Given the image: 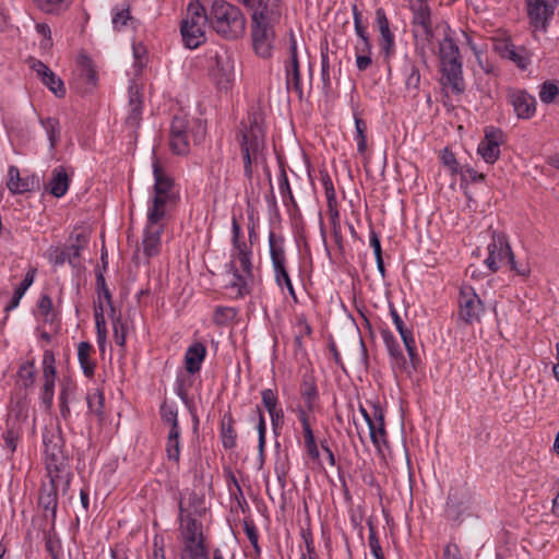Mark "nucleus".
I'll return each mask as SVG.
<instances>
[{
    "label": "nucleus",
    "mask_w": 559,
    "mask_h": 559,
    "mask_svg": "<svg viewBox=\"0 0 559 559\" xmlns=\"http://www.w3.org/2000/svg\"><path fill=\"white\" fill-rule=\"evenodd\" d=\"M8 176L7 187L12 193L22 194L32 190L29 182L20 177V171L15 166L9 167Z\"/></svg>",
    "instance_id": "30"
},
{
    "label": "nucleus",
    "mask_w": 559,
    "mask_h": 559,
    "mask_svg": "<svg viewBox=\"0 0 559 559\" xmlns=\"http://www.w3.org/2000/svg\"><path fill=\"white\" fill-rule=\"evenodd\" d=\"M462 180H471L472 182H480L485 180V175L477 173L472 167H461L460 171Z\"/></svg>",
    "instance_id": "61"
},
{
    "label": "nucleus",
    "mask_w": 559,
    "mask_h": 559,
    "mask_svg": "<svg viewBox=\"0 0 559 559\" xmlns=\"http://www.w3.org/2000/svg\"><path fill=\"white\" fill-rule=\"evenodd\" d=\"M247 539L250 542L254 549V557L258 558L261 554V549L259 547V534L257 527L252 522L247 521Z\"/></svg>",
    "instance_id": "60"
},
{
    "label": "nucleus",
    "mask_w": 559,
    "mask_h": 559,
    "mask_svg": "<svg viewBox=\"0 0 559 559\" xmlns=\"http://www.w3.org/2000/svg\"><path fill=\"white\" fill-rule=\"evenodd\" d=\"M508 100L512 105L519 119H531L536 112V99L522 90H511Z\"/></svg>",
    "instance_id": "18"
},
{
    "label": "nucleus",
    "mask_w": 559,
    "mask_h": 559,
    "mask_svg": "<svg viewBox=\"0 0 559 559\" xmlns=\"http://www.w3.org/2000/svg\"><path fill=\"white\" fill-rule=\"evenodd\" d=\"M111 320H112L115 343L120 347H124V345H126V328L122 323L121 317L116 316V312H115V313H111Z\"/></svg>",
    "instance_id": "53"
},
{
    "label": "nucleus",
    "mask_w": 559,
    "mask_h": 559,
    "mask_svg": "<svg viewBox=\"0 0 559 559\" xmlns=\"http://www.w3.org/2000/svg\"><path fill=\"white\" fill-rule=\"evenodd\" d=\"M404 73L406 90L417 93L420 85V72L418 67L414 62L407 61L404 66Z\"/></svg>",
    "instance_id": "34"
},
{
    "label": "nucleus",
    "mask_w": 559,
    "mask_h": 559,
    "mask_svg": "<svg viewBox=\"0 0 559 559\" xmlns=\"http://www.w3.org/2000/svg\"><path fill=\"white\" fill-rule=\"evenodd\" d=\"M355 32L361 41L356 46V50L360 52H370L371 44L366 31V27L361 23V14L357 10V7H353Z\"/></svg>",
    "instance_id": "31"
},
{
    "label": "nucleus",
    "mask_w": 559,
    "mask_h": 559,
    "mask_svg": "<svg viewBox=\"0 0 559 559\" xmlns=\"http://www.w3.org/2000/svg\"><path fill=\"white\" fill-rule=\"evenodd\" d=\"M559 94V86L555 81H545L540 85L539 98L544 104H551Z\"/></svg>",
    "instance_id": "46"
},
{
    "label": "nucleus",
    "mask_w": 559,
    "mask_h": 559,
    "mask_svg": "<svg viewBox=\"0 0 559 559\" xmlns=\"http://www.w3.org/2000/svg\"><path fill=\"white\" fill-rule=\"evenodd\" d=\"M381 335L390 356H392L396 360L404 361L403 352L401 349L399 341L395 338L392 332L389 330H382Z\"/></svg>",
    "instance_id": "40"
},
{
    "label": "nucleus",
    "mask_w": 559,
    "mask_h": 559,
    "mask_svg": "<svg viewBox=\"0 0 559 559\" xmlns=\"http://www.w3.org/2000/svg\"><path fill=\"white\" fill-rule=\"evenodd\" d=\"M496 51L504 59L514 62L519 68L525 69L528 60L524 56V49L519 48L515 45L502 41L495 46Z\"/></svg>",
    "instance_id": "24"
},
{
    "label": "nucleus",
    "mask_w": 559,
    "mask_h": 559,
    "mask_svg": "<svg viewBox=\"0 0 559 559\" xmlns=\"http://www.w3.org/2000/svg\"><path fill=\"white\" fill-rule=\"evenodd\" d=\"M45 13L57 14L69 7L70 0H34Z\"/></svg>",
    "instance_id": "43"
},
{
    "label": "nucleus",
    "mask_w": 559,
    "mask_h": 559,
    "mask_svg": "<svg viewBox=\"0 0 559 559\" xmlns=\"http://www.w3.org/2000/svg\"><path fill=\"white\" fill-rule=\"evenodd\" d=\"M19 378L21 379L23 385L28 388L33 385L35 379V366L33 361H26L21 365L19 369Z\"/></svg>",
    "instance_id": "54"
},
{
    "label": "nucleus",
    "mask_w": 559,
    "mask_h": 559,
    "mask_svg": "<svg viewBox=\"0 0 559 559\" xmlns=\"http://www.w3.org/2000/svg\"><path fill=\"white\" fill-rule=\"evenodd\" d=\"M321 79L323 83V90L328 91L331 88L330 78V63L328 52L321 53Z\"/></svg>",
    "instance_id": "59"
},
{
    "label": "nucleus",
    "mask_w": 559,
    "mask_h": 559,
    "mask_svg": "<svg viewBox=\"0 0 559 559\" xmlns=\"http://www.w3.org/2000/svg\"><path fill=\"white\" fill-rule=\"evenodd\" d=\"M87 406L91 413H94L97 417H104V393L99 389H95L90 392L86 396Z\"/></svg>",
    "instance_id": "36"
},
{
    "label": "nucleus",
    "mask_w": 559,
    "mask_h": 559,
    "mask_svg": "<svg viewBox=\"0 0 559 559\" xmlns=\"http://www.w3.org/2000/svg\"><path fill=\"white\" fill-rule=\"evenodd\" d=\"M413 13V33L416 38V50L425 61V44H429L433 37L431 11L428 4L411 3Z\"/></svg>",
    "instance_id": "7"
},
{
    "label": "nucleus",
    "mask_w": 559,
    "mask_h": 559,
    "mask_svg": "<svg viewBox=\"0 0 559 559\" xmlns=\"http://www.w3.org/2000/svg\"><path fill=\"white\" fill-rule=\"evenodd\" d=\"M240 224L238 223L236 215L233 216V241L235 247L237 248V260L242 269H245V250L241 248L239 243V237H240Z\"/></svg>",
    "instance_id": "56"
},
{
    "label": "nucleus",
    "mask_w": 559,
    "mask_h": 559,
    "mask_svg": "<svg viewBox=\"0 0 559 559\" xmlns=\"http://www.w3.org/2000/svg\"><path fill=\"white\" fill-rule=\"evenodd\" d=\"M459 307V317L466 324L479 322L485 311L481 299L471 286L461 288Z\"/></svg>",
    "instance_id": "11"
},
{
    "label": "nucleus",
    "mask_w": 559,
    "mask_h": 559,
    "mask_svg": "<svg viewBox=\"0 0 559 559\" xmlns=\"http://www.w3.org/2000/svg\"><path fill=\"white\" fill-rule=\"evenodd\" d=\"M376 22L381 34L380 48L389 58L394 50V35L390 31L386 14L381 8L376 11Z\"/></svg>",
    "instance_id": "21"
},
{
    "label": "nucleus",
    "mask_w": 559,
    "mask_h": 559,
    "mask_svg": "<svg viewBox=\"0 0 559 559\" xmlns=\"http://www.w3.org/2000/svg\"><path fill=\"white\" fill-rule=\"evenodd\" d=\"M508 239L502 233H492V240L488 245V257L485 260L487 267L492 272H497L500 263H504L512 254Z\"/></svg>",
    "instance_id": "15"
},
{
    "label": "nucleus",
    "mask_w": 559,
    "mask_h": 559,
    "mask_svg": "<svg viewBox=\"0 0 559 559\" xmlns=\"http://www.w3.org/2000/svg\"><path fill=\"white\" fill-rule=\"evenodd\" d=\"M185 552L190 559H209V554L204 545L203 536L198 540L185 542Z\"/></svg>",
    "instance_id": "38"
},
{
    "label": "nucleus",
    "mask_w": 559,
    "mask_h": 559,
    "mask_svg": "<svg viewBox=\"0 0 559 559\" xmlns=\"http://www.w3.org/2000/svg\"><path fill=\"white\" fill-rule=\"evenodd\" d=\"M270 253L271 260L274 267V272L281 269H285V253L282 247L274 243L273 234L270 236Z\"/></svg>",
    "instance_id": "49"
},
{
    "label": "nucleus",
    "mask_w": 559,
    "mask_h": 559,
    "mask_svg": "<svg viewBox=\"0 0 559 559\" xmlns=\"http://www.w3.org/2000/svg\"><path fill=\"white\" fill-rule=\"evenodd\" d=\"M233 70V61L225 50H215L214 55L209 56V73L219 88L229 87L234 76Z\"/></svg>",
    "instance_id": "10"
},
{
    "label": "nucleus",
    "mask_w": 559,
    "mask_h": 559,
    "mask_svg": "<svg viewBox=\"0 0 559 559\" xmlns=\"http://www.w3.org/2000/svg\"><path fill=\"white\" fill-rule=\"evenodd\" d=\"M234 420L230 415L225 414L222 418L221 438L225 448H233L236 443V431L233 427Z\"/></svg>",
    "instance_id": "33"
},
{
    "label": "nucleus",
    "mask_w": 559,
    "mask_h": 559,
    "mask_svg": "<svg viewBox=\"0 0 559 559\" xmlns=\"http://www.w3.org/2000/svg\"><path fill=\"white\" fill-rule=\"evenodd\" d=\"M92 345L88 342H80L78 345V359L83 373L91 378L94 376L95 364L91 359Z\"/></svg>",
    "instance_id": "29"
},
{
    "label": "nucleus",
    "mask_w": 559,
    "mask_h": 559,
    "mask_svg": "<svg viewBox=\"0 0 559 559\" xmlns=\"http://www.w3.org/2000/svg\"><path fill=\"white\" fill-rule=\"evenodd\" d=\"M355 118V140L357 142V151L364 154L367 150V123L364 119L354 116Z\"/></svg>",
    "instance_id": "41"
},
{
    "label": "nucleus",
    "mask_w": 559,
    "mask_h": 559,
    "mask_svg": "<svg viewBox=\"0 0 559 559\" xmlns=\"http://www.w3.org/2000/svg\"><path fill=\"white\" fill-rule=\"evenodd\" d=\"M180 512L181 518H183V508L182 504H180ZM182 522H185V542H193L198 540L200 538V535H202V532L200 531V525L198 522L188 514L186 519H182Z\"/></svg>",
    "instance_id": "42"
},
{
    "label": "nucleus",
    "mask_w": 559,
    "mask_h": 559,
    "mask_svg": "<svg viewBox=\"0 0 559 559\" xmlns=\"http://www.w3.org/2000/svg\"><path fill=\"white\" fill-rule=\"evenodd\" d=\"M439 58L444 84L449 85L456 95L465 91L463 62L459 46L452 37L445 35L439 44Z\"/></svg>",
    "instance_id": "2"
},
{
    "label": "nucleus",
    "mask_w": 559,
    "mask_h": 559,
    "mask_svg": "<svg viewBox=\"0 0 559 559\" xmlns=\"http://www.w3.org/2000/svg\"><path fill=\"white\" fill-rule=\"evenodd\" d=\"M504 142L506 134L501 129L487 127L484 139L478 144L477 153L487 164H493L500 157V146Z\"/></svg>",
    "instance_id": "13"
},
{
    "label": "nucleus",
    "mask_w": 559,
    "mask_h": 559,
    "mask_svg": "<svg viewBox=\"0 0 559 559\" xmlns=\"http://www.w3.org/2000/svg\"><path fill=\"white\" fill-rule=\"evenodd\" d=\"M48 485H43L38 498V504L44 509L46 519L50 518L55 522L58 507V488H62V481H55V477H49Z\"/></svg>",
    "instance_id": "19"
},
{
    "label": "nucleus",
    "mask_w": 559,
    "mask_h": 559,
    "mask_svg": "<svg viewBox=\"0 0 559 559\" xmlns=\"http://www.w3.org/2000/svg\"><path fill=\"white\" fill-rule=\"evenodd\" d=\"M285 73H286V86L287 90H294L299 99H302V86L299 70V59L293 58L292 60L285 61Z\"/></svg>",
    "instance_id": "25"
},
{
    "label": "nucleus",
    "mask_w": 559,
    "mask_h": 559,
    "mask_svg": "<svg viewBox=\"0 0 559 559\" xmlns=\"http://www.w3.org/2000/svg\"><path fill=\"white\" fill-rule=\"evenodd\" d=\"M250 8L251 23H280L281 0H247Z\"/></svg>",
    "instance_id": "14"
},
{
    "label": "nucleus",
    "mask_w": 559,
    "mask_h": 559,
    "mask_svg": "<svg viewBox=\"0 0 559 559\" xmlns=\"http://www.w3.org/2000/svg\"><path fill=\"white\" fill-rule=\"evenodd\" d=\"M88 238L81 233L75 236V242L67 247H50L48 260L55 266H61L68 262L72 267L80 266L81 250L87 245Z\"/></svg>",
    "instance_id": "9"
},
{
    "label": "nucleus",
    "mask_w": 559,
    "mask_h": 559,
    "mask_svg": "<svg viewBox=\"0 0 559 559\" xmlns=\"http://www.w3.org/2000/svg\"><path fill=\"white\" fill-rule=\"evenodd\" d=\"M78 69L80 79L86 84L84 92H90L97 82V74L92 60L86 55H80Z\"/></svg>",
    "instance_id": "27"
},
{
    "label": "nucleus",
    "mask_w": 559,
    "mask_h": 559,
    "mask_svg": "<svg viewBox=\"0 0 559 559\" xmlns=\"http://www.w3.org/2000/svg\"><path fill=\"white\" fill-rule=\"evenodd\" d=\"M57 97H64L66 87L63 81L58 78L53 72H49V75L41 81Z\"/></svg>",
    "instance_id": "51"
},
{
    "label": "nucleus",
    "mask_w": 559,
    "mask_h": 559,
    "mask_svg": "<svg viewBox=\"0 0 559 559\" xmlns=\"http://www.w3.org/2000/svg\"><path fill=\"white\" fill-rule=\"evenodd\" d=\"M376 424L371 426L370 438L373 444L379 445L380 440L385 437L384 415L380 407L374 406Z\"/></svg>",
    "instance_id": "37"
},
{
    "label": "nucleus",
    "mask_w": 559,
    "mask_h": 559,
    "mask_svg": "<svg viewBox=\"0 0 559 559\" xmlns=\"http://www.w3.org/2000/svg\"><path fill=\"white\" fill-rule=\"evenodd\" d=\"M224 472L226 475L227 485H228L230 496L236 499L237 506L242 511H245L242 502L240 500V498L242 497V489H241L238 478L236 477V475L230 466L224 467Z\"/></svg>",
    "instance_id": "35"
},
{
    "label": "nucleus",
    "mask_w": 559,
    "mask_h": 559,
    "mask_svg": "<svg viewBox=\"0 0 559 559\" xmlns=\"http://www.w3.org/2000/svg\"><path fill=\"white\" fill-rule=\"evenodd\" d=\"M53 389L55 382L48 380L44 382L43 392H41V401L47 406L50 407L53 399Z\"/></svg>",
    "instance_id": "64"
},
{
    "label": "nucleus",
    "mask_w": 559,
    "mask_h": 559,
    "mask_svg": "<svg viewBox=\"0 0 559 559\" xmlns=\"http://www.w3.org/2000/svg\"><path fill=\"white\" fill-rule=\"evenodd\" d=\"M29 67L37 73L41 81L49 75V72H52L44 62L33 58L29 59Z\"/></svg>",
    "instance_id": "63"
},
{
    "label": "nucleus",
    "mask_w": 559,
    "mask_h": 559,
    "mask_svg": "<svg viewBox=\"0 0 559 559\" xmlns=\"http://www.w3.org/2000/svg\"><path fill=\"white\" fill-rule=\"evenodd\" d=\"M320 179H321L322 186L324 188L328 207H332L333 204H337L336 193H335L333 181H332L329 173L325 169L320 170Z\"/></svg>",
    "instance_id": "47"
},
{
    "label": "nucleus",
    "mask_w": 559,
    "mask_h": 559,
    "mask_svg": "<svg viewBox=\"0 0 559 559\" xmlns=\"http://www.w3.org/2000/svg\"><path fill=\"white\" fill-rule=\"evenodd\" d=\"M96 286H97L98 297L99 298L103 297L107 301V304L110 306V312L115 313L116 310L112 306L111 293H110L109 288L107 287V284H106L103 273H100V272L97 273V275H96Z\"/></svg>",
    "instance_id": "55"
},
{
    "label": "nucleus",
    "mask_w": 559,
    "mask_h": 559,
    "mask_svg": "<svg viewBox=\"0 0 559 559\" xmlns=\"http://www.w3.org/2000/svg\"><path fill=\"white\" fill-rule=\"evenodd\" d=\"M160 414H162L163 420L170 425V429L179 430V425H178V420H177V411L174 407L167 406L166 404H164L160 407Z\"/></svg>",
    "instance_id": "58"
},
{
    "label": "nucleus",
    "mask_w": 559,
    "mask_h": 559,
    "mask_svg": "<svg viewBox=\"0 0 559 559\" xmlns=\"http://www.w3.org/2000/svg\"><path fill=\"white\" fill-rule=\"evenodd\" d=\"M55 362H56V359H55L53 353L51 350H45L44 356H43V367H44L43 373H44L45 381L50 380V381L55 382L56 373H57Z\"/></svg>",
    "instance_id": "50"
},
{
    "label": "nucleus",
    "mask_w": 559,
    "mask_h": 559,
    "mask_svg": "<svg viewBox=\"0 0 559 559\" xmlns=\"http://www.w3.org/2000/svg\"><path fill=\"white\" fill-rule=\"evenodd\" d=\"M41 124L47 132L50 147L55 148L60 140V123L59 120L52 117H48L41 120Z\"/></svg>",
    "instance_id": "39"
},
{
    "label": "nucleus",
    "mask_w": 559,
    "mask_h": 559,
    "mask_svg": "<svg viewBox=\"0 0 559 559\" xmlns=\"http://www.w3.org/2000/svg\"><path fill=\"white\" fill-rule=\"evenodd\" d=\"M265 146V124L264 115L261 110H255L250 115V130L247 132V173L252 163L260 160L264 163L263 150Z\"/></svg>",
    "instance_id": "6"
},
{
    "label": "nucleus",
    "mask_w": 559,
    "mask_h": 559,
    "mask_svg": "<svg viewBox=\"0 0 559 559\" xmlns=\"http://www.w3.org/2000/svg\"><path fill=\"white\" fill-rule=\"evenodd\" d=\"M190 135L195 144H200L205 138V126L198 120L195 121V126L190 130L187 117L182 115H175L173 117L169 131V145L171 152L177 155L188 154Z\"/></svg>",
    "instance_id": "3"
},
{
    "label": "nucleus",
    "mask_w": 559,
    "mask_h": 559,
    "mask_svg": "<svg viewBox=\"0 0 559 559\" xmlns=\"http://www.w3.org/2000/svg\"><path fill=\"white\" fill-rule=\"evenodd\" d=\"M368 544H369L370 551L376 559H379L380 557H384L383 552H382V548L380 546L379 538L376 533V528L371 523H369Z\"/></svg>",
    "instance_id": "57"
},
{
    "label": "nucleus",
    "mask_w": 559,
    "mask_h": 559,
    "mask_svg": "<svg viewBox=\"0 0 559 559\" xmlns=\"http://www.w3.org/2000/svg\"><path fill=\"white\" fill-rule=\"evenodd\" d=\"M163 217L157 216L152 221L150 213H147V224L142 240L143 253L147 259L157 255L160 251V236L164 229L160 221Z\"/></svg>",
    "instance_id": "17"
},
{
    "label": "nucleus",
    "mask_w": 559,
    "mask_h": 559,
    "mask_svg": "<svg viewBox=\"0 0 559 559\" xmlns=\"http://www.w3.org/2000/svg\"><path fill=\"white\" fill-rule=\"evenodd\" d=\"M300 394L309 412L313 409L314 402L318 399V390L312 377H305L300 384Z\"/></svg>",
    "instance_id": "32"
},
{
    "label": "nucleus",
    "mask_w": 559,
    "mask_h": 559,
    "mask_svg": "<svg viewBox=\"0 0 559 559\" xmlns=\"http://www.w3.org/2000/svg\"><path fill=\"white\" fill-rule=\"evenodd\" d=\"M506 264L510 266L512 271H514L520 276H527L530 274V267L526 263H518L514 259V254L512 253L509 259L506 261Z\"/></svg>",
    "instance_id": "62"
},
{
    "label": "nucleus",
    "mask_w": 559,
    "mask_h": 559,
    "mask_svg": "<svg viewBox=\"0 0 559 559\" xmlns=\"http://www.w3.org/2000/svg\"><path fill=\"white\" fill-rule=\"evenodd\" d=\"M209 19L211 26L224 36H236L237 29L245 27L240 10L224 0L213 1Z\"/></svg>",
    "instance_id": "4"
},
{
    "label": "nucleus",
    "mask_w": 559,
    "mask_h": 559,
    "mask_svg": "<svg viewBox=\"0 0 559 559\" xmlns=\"http://www.w3.org/2000/svg\"><path fill=\"white\" fill-rule=\"evenodd\" d=\"M180 429H170L168 433V441L166 447L167 456L175 462L179 461L180 443H179Z\"/></svg>",
    "instance_id": "45"
},
{
    "label": "nucleus",
    "mask_w": 559,
    "mask_h": 559,
    "mask_svg": "<svg viewBox=\"0 0 559 559\" xmlns=\"http://www.w3.org/2000/svg\"><path fill=\"white\" fill-rule=\"evenodd\" d=\"M238 309L234 307H217L214 312V322L218 325H226L236 321Z\"/></svg>",
    "instance_id": "44"
},
{
    "label": "nucleus",
    "mask_w": 559,
    "mask_h": 559,
    "mask_svg": "<svg viewBox=\"0 0 559 559\" xmlns=\"http://www.w3.org/2000/svg\"><path fill=\"white\" fill-rule=\"evenodd\" d=\"M45 448V464L49 477L55 481H62V492L67 493L70 488L72 473L70 469V451L59 429H46L43 433Z\"/></svg>",
    "instance_id": "1"
},
{
    "label": "nucleus",
    "mask_w": 559,
    "mask_h": 559,
    "mask_svg": "<svg viewBox=\"0 0 559 559\" xmlns=\"http://www.w3.org/2000/svg\"><path fill=\"white\" fill-rule=\"evenodd\" d=\"M129 114L126 118V124L129 128L135 129L140 126L142 119L143 96L136 84L132 83L129 86Z\"/></svg>",
    "instance_id": "20"
},
{
    "label": "nucleus",
    "mask_w": 559,
    "mask_h": 559,
    "mask_svg": "<svg viewBox=\"0 0 559 559\" xmlns=\"http://www.w3.org/2000/svg\"><path fill=\"white\" fill-rule=\"evenodd\" d=\"M469 503L471 495L465 485L451 487L445 507L448 519L452 521L460 520L461 515L468 510Z\"/></svg>",
    "instance_id": "16"
},
{
    "label": "nucleus",
    "mask_w": 559,
    "mask_h": 559,
    "mask_svg": "<svg viewBox=\"0 0 559 559\" xmlns=\"http://www.w3.org/2000/svg\"><path fill=\"white\" fill-rule=\"evenodd\" d=\"M132 16L130 15L129 7L115 8L112 9V26L114 29L120 31L123 26L127 25L128 21H130Z\"/></svg>",
    "instance_id": "52"
},
{
    "label": "nucleus",
    "mask_w": 559,
    "mask_h": 559,
    "mask_svg": "<svg viewBox=\"0 0 559 559\" xmlns=\"http://www.w3.org/2000/svg\"><path fill=\"white\" fill-rule=\"evenodd\" d=\"M69 176L62 166L56 167L51 173V178L47 185V190L56 198L63 197L69 189Z\"/></svg>",
    "instance_id": "23"
},
{
    "label": "nucleus",
    "mask_w": 559,
    "mask_h": 559,
    "mask_svg": "<svg viewBox=\"0 0 559 559\" xmlns=\"http://www.w3.org/2000/svg\"><path fill=\"white\" fill-rule=\"evenodd\" d=\"M278 23H250V41L253 53L262 59L273 58Z\"/></svg>",
    "instance_id": "5"
},
{
    "label": "nucleus",
    "mask_w": 559,
    "mask_h": 559,
    "mask_svg": "<svg viewBox=\"0 0 559 559\" xmlns=\"http://www.w3.org/2000/svg\"><path fill=\"white\" fill-rule=\"evenodd\" d=\"M210 23L209 11L199 0H192L187 8V16L181 21V25L189 27H205Z\"/></svg>",
    "instance_id": "22"
},
{
    "label": "nucleus",
    "mask_w": 559,
    "mask_h": 559,
    "mask_svg": "<svg viewBox=\"0 0 559 559\" xmlns=\"http://www.w3.org/2000/svg\"><path fill=\"white\" fill-rule=\"evenodd\" d=\"M180 33L185 46L189 49H195L206 40L204 27L181 25Z\"/></svg>",
    "instance_id": "28"
},
{
    "label": "nucleus",
    "mask_w": 559,
    "mask_h": 559,
    "mask_svg": "<svg viewBox=\"0 0 559 559\" xmlns=\"http://www.w3.org/2000/svg\"><path fill=\"white\" fill-rule=\"evenodd\" d=\"M530 24L537 31L546 32L554 16L557 0H525Z\"/></svg>",
    "instance_id": "12"
},
{
    "label": "nucleus",
    "mask_w": 559,
    "mask_h": 559,
    "mask_svg": "<svg viewBox=\"0 0 559 559\" xmlns=\"http://www.w3.org/2000/svg\"><path fill=\"white\" fill-rule=\"evenodd\" d=\"M153 174L155 195L147 212L152 221L157 216H165V206L171 199L170 190L173 188V180L164 173L157 160L153 164Z\"/></svg>",
    "instance_id": "8"
},
{
    "label": "nucleus",
    "mask_w": 559,
    "mask_h": 559,
    "mask_svg": "<svg viewBox=\"0 0 559 559\" xmlns=\"http://www.w3.org/2000/svg\"><path fill=\"white\" fill-rule=\"evenodd\" d=\"M278 190L283 198V202L287 205L288 201L296 206V201L289 186L288 177L284 168L281 169L278 177Z\"/></svg>",
    "instance_id": "48"
},
{
    "label": "nucleus",
    "mask_w": 559,
    "mask_h": 559,
    "mask_svg": "<svg viewBox=\"0 0 559 559\" xmlns=\"http://www.w3.org/2000/svg\"><path fill=\"white\" fill-rule=\"evenodd\" d=\"M205 353V346L202 343H194L187 349L185 362L189 373L193 374L200 370Z\"/></svg>",
    "instance_id": "26"
}]
</instances>
